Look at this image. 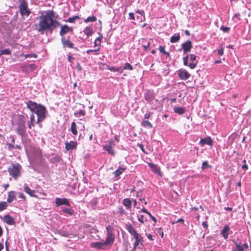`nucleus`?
<instances>
[{
	"mask_svg": "<svg viewBox=\"0 0 251 251\" xmlns=\"http://www.w3.org/2000/svg\"><path fill=\"white\" fill-rule=\"evenodd\" d=\"M40 15L37 17L38 23L35 25V29L41 34L45 31L52 32L58 25L56 20L57 14L52 10H48L39 12Z\"/></svg>",
	"mask_w": 251,
	"mask_h": 251,
	"instance_id": "obj_1",
	"label": "nucleus"
},
{
	"mask_svg": "<svg viewBox=\"0 0 251 251\" xmlns=\"http://www.w3.org/2000/svg\"><path fill=\"white\" fill-rule=\"evenodd\" d=\"M26 107L33 113L30 116V121L28 122L27 126L29 129L35 126V124H40L46 118L48 112L46 107L41 104H38L31 100L25 102Z\"/></svg>",
	"mask_w": 251,
	"mask_h": 251,
	"instance_id": "obj_2",
	"label": "nucleus"
},
{
	"mask_svg": "<svg viewBox=\"0 0 251 251\" xmlns=\"http://www.w3.org/2000/svg\"><path fill=\"white\" fill-rule=\"evenodd\" d=\"M28 116L27 115H18L17 117L15 122L16 131L17 133L24 136L26 133V122L27 121Z\"/></svg>",
	"mask_w": 251,
	"mask_h": 251,
	"instance_id": "obj_3",
	"label": "nucleus"
},
{
	"mask_svg": "<svg viewBox=\"0 0 251 251\" xmlns=\"http://www.w3.org/2000/svg\"><path fill=\"white\" fill-rule=\"evenodd\" d=\"M18 1L19 2L18 8L21 15L23 17H28L31 11L28 7V3L25 0H18Z\"/></svg>",
	"mask_w": 251,
	"mask_h": 251,
	"instance_id": "obj_4",
	"label": "nucleus"
},
{
	"mask_svg": "<svg viewBox=\"0 0 251 251\" xmlns=\"http://www.w3.org/2000/svg\"><path fill=\"white\" fill-rule=\"evenodd\" d=\"M106 229L107 233L104 241L111 247L115 241L114 228L112 226H108L106 227Z\"/></svg>",
	"mask_w": 251,
	"mask_h": 251,
	"instance_id": "obj_5",
	"label": "nucleus"
},
{
	"mask_svg": "<svg viewBox=\"0 0 251 251\" xmlns=\"http://www.w3.org/2000/svg\"><path fill=\"white\" fill-rule=\"evenodd\" d=\"M21 166L18 164H12L9 167L8 171L10 176L16 179L21 175Z\"/></svg>",
	"mask_w": 251,
	"mask_h": 251,
	"instance_id": "obj_6",
	"label": "nucleus"
},
{
	"mask_svg": "<svg viewBox=\"0 0 251 251\" xmlns=\"http://www.w3.org/2000/svg\"><path fill=\"white\" fill-rule=\"evenodd\" d=\"M91 247L97 249L105 250L110 247L103 240L100 242H94L91 243Z\"/></svg>",
	"mask_w": 251,
	"mask_h": 251,
	"instance_id": "obj_7",
	"label": "nucleus"
},
{
	"mask_svg": "<svg viewBox=\"0 0 251 251\" xmlns=\"http://www.w3.org/2000/svg\"><path fill=\"white\" fill-rule=\"evenodd\" d=\"M125 228L128 232L133 236L135 240L138 238H141V235L137 233V231L135 229L131 224L127 223L126 225Z\"/></svg>",
	"mask_w": 251,
	"mask_h": 251,
	"instance_id": "obj_8",
	"label": "nucleus"
},
{
	"mask_svg": "<svg viewBox=\"0 0 251 251\" xmlns=\"http://www.w3.org/2000/svg\"><path fill=\"white\" fill-rule=\"evenodd\" d=\"M176 74L181 80H186L191 76L188 72L184 69H180L176 71Z\"/></svg>",
	"mask_w": 251,
	"mask_h": 251,
	"instance_id": "obj_9",
	"label": "nucleus"
},
{
	"mask_svg": "<svg viewBox=\"0 0 251 251\" xmlns=\"http://www.w3.org/2000/svg\"><path fill=\"white\" fill-rule=\"evenodd\" d=\"M8 139L10 140L9 142L6 143L7 149L9 151H11L14 149H21V147L20 145H14L15 139L13 136L11 135Z\"/></svg>",
	"mask_w": 251,
	"mask_h": 251,
	"instance_id": "obj_10",
	"label": "nucleus"
},
{
	"mask_svg": "<svg viewBox=\"0 0 251 251\" xmlns=\"http://www.w3.org/2000/svg\"><path fill=\"white\" fill-rule=\"evenodd\" d=\"M55 202L56 206H61L63 205H66L68 207L70 206L69 201L66 198H56L55 199Z\"/></svg>",
	"mask_w": 251,
	"mask_h": 251,
	"instance_id": "obj_11",
	"label": "nucleus"
},
{
	"mask_svg": "<svg viewBox=\"0 0 251 251\" xmlns=\"http://www.w3.org/2000/svg\"><path fill=\"white\" fill-rule=\"evenodd\" d=\"M61 43L63 48H74V44L70 41L69 37L67 38L62 37Z\"/></svg>",
	"mask_w": 251,
	"mask_h": 251,
	"instance_id": "obj_12",
	"label": "nucleus"
},
{
	"mask_svg": "<svg viewBox=\"0 0 251 251\" xmlns=\"http://www.w3.org/2000/svg\"><path fill=\"white\" fill-rule=\"evenodd\" d=\"M65 149L67 151H72L75 149H76L77 146V143L75 141H70L68 142L66 141L65 142Z\"/></svg>",
	"mask_w": 251,
	"mask_h": 251,
	"instance_id": "obj_13",
	"label": "nucleus"
},
{
	"mask_svg": "<svg viewBox=\"0 0 251 251\" xmlns=\"http://www.w3.org/2000/svg\"><path fill=\"white\" fill-rule=\"evenodd\" d=\"M184 53L189 52L192 48V43L191 41L188 40L181 45Z\"/></svg>",
	"mask_w": 251,
	"mask_h": 251,
	"instance_id": "obj_14",
	"label": "nucleus"
},
{
	"mask_svg": "<svg viewBox=\"0 0 251 251\" xmlns=\"http://www.w3.org/2000/svg\"><path fill=\"white\" fill-rule=\"evenodd\" d=\"M196 59L197 56L195 54H191L190 55V59L192 62L189 64V67L190 69H193L196 67L198 63V61H196Z\"/></svg>",
	"mask_w": 251,
	"mask_h": 251,
	"instance_id": "obj_15",
	"label": "nucleus"
},
{
	"mask_svg": "<svg viewBox=\"0 0 251 251\" xmlns=\"http://www.w3.org/2000/svg\"><path fill=\"white\" fill-rule=\"evenodd\" d=\"M234 244L236 247L233 251H244L248 248V245L247 243L241 245L234 241Z\"/></svg>",
	"mask_w": 251,
	"mask_h": 251,
	"instance_id": "obj_16",
	"label": "nucleus"
},
{
	"mask_svg": "<svg viewBox=\"0 0 251 251\" xmlns=\"http://www.w3.org/2000/svg\"><path fill=\"white\" fill-rule=\"evenodd\" d=\"M213 143V141L210 137L207 136L204 138H201L200 141V144L201 146L206 144L209 146H211Z\"/></svg>",
	"mask_w": 251,
	"mask_h": 251,
	"instance_id": "obj_17",
	"label": "nucleus"
},
{
	"mask_svg": "<svg viewBox=\"0 0 251 251\" xmlns=\"http://www.w3.org/2000/svg\"><path fill=\"white\" fill-rule=\"evenodd\" d=\"M72 28L69 27L67 25H64L61 26L60 31V35L62 37H65L64 35L67 33L72 31Z\"/></svg>",
	"mask_w": 251,
	"mask_h": 251,
	"instance_id": "obj_18",
	"label": "nucleus"
},
{
	"mask_svg": "<svg viewBox=\"0 0 251 251\" xmlns=\"http://www.w3.org/2000/svg\"><path fill=\"white\" fill-rule=\"evenodd\" d=\"M230 228L227 225H226L223 227L221 230V234L225 239H227L229 235V231Z\"/></svg>",
	"mask_w": 251,
	"mask_h": 251,
	"instance_id": "obj_19",
	"label": "nucleus"
},
{
	"mask_svg": "<svg viewBox=\"0 0 251 251\" xmlns=\"http://www.w3.org/2000/svg\"><path fill=\"white\" fill-rule=\"evenodd\" d=\"M17 193L15 191H10L8 193V198L7 199V202L8 203H11L14 200H16V195Z\"/></svg>",
	"mask_w": 251,
	"mask_h": 251,
	"instance_id": "obj_20",
	"label": "nucleus"
},
{
	"mask_svg": "<svg viewBox=\"0 0 251 251\" xmlns=\"http://www.w3.org/2000/svg\"><path fill=\"white\" fill-rule=\"evenodd\" d=\"M3 221L9 225H13L15 224L14 219L9 215L4 216Z\"/></svg>",
	"mask_w": 251,
	"mask_h": 251,
	"instance_id": "obj_21",
	"label": "nucleus"
},
{
	"mask_svg": "<svg viewBox=\"0 0 251 251\" xmlns=\"http://www.w3.org/2000/svg\"><path fill=\"white\" fill-rule=\"evenodd\" d=\"M61 212L67 214L69 216H72L74 214V210L70 207H61Z\"/></svg>",
	"mask_w": 251,
	"mask_h": 251,
	"instance_id": "obj_22",
	"label": "nucleus"
},
{
	"mask_svg": "<svg viewBox=\"0 0 251 251\" xmlns=\"http://www.w3.org/2000/svg\"><path fill=\"white\" fill-rule=\"evenodd\" d=\"M103 149L104 151H106L109 154L111 155H115V151L113 147L110 145H104L103 146Z\"/></svg>",
	"mask_w": 251,
	"mask_h": 251,
	"instance_id": "obj_23",
	"label": "nucleus"
},
{
	"mask_svg": "<svg viewBox=\"0 0 251 251\" xmlns=\"http://www.w3.org/2000/svg\"><path fill=\"white\" fill-rule=\"evenodd\" d=\"M24 191L28 194L31 197H36L37 196L34 195L35 191L30 189L26 185H25L24 186Z\"/></svg>",
	"mask_w": 251,
	"mask_h": 251,
	"instance_id": "obj_24",
	"label": "nucleus"
},
{
	"mask_svg": "<svg viewBox=\"0 0 251 251\" xmlns=\"http://www.w3.org/2000/svg\"><path fill=\"white\" fill-rule=\"evenodd\" d=\"M123 205L126 207V209H129L131 207V201L128 198H125L123 200L122 202Z\"/></svg>",
	"mask_w": 251,
	"mask_h": 251,
	"instance_id": "obj_25",
	"label": "nucleus"
},
{
	"mask_svg": "<svg viewBox=\"0 0 251 251\" xmlns=\"http://www.w3.org/2000/svg\"><path fill=\"white\" fill-rule=\"evenodd\" d=\"M148 165L154 173L157 174H159L160 173V170L156 164L149 163H148Z\"/></svg>",
	"mask_w": 251,
	"mask_h": 251,
	"instance_id": "obj_26",
	"label": "nucleus"
},
{
	"mask_svg": "<svg viewBox=\"0 0 251 251\" xmlns=\"http://www.w3.org/2000/svg\"><path fill=\"white\" fill-rule=\"evenodd\" d=\"M83 32L86 35H87V37H88L92 35L93 33V29L90 26H86L83 29Z\"/></svg>",
	"mask_w": 251,
	"mask_h": 251,
	"instance_id": "obj_27",
	"label": "nucleus"
},
{
	"mask_svg": "<svg viewBox=\"0 0 251 251\" xmlns=\"http://www.w3.org/2000/svg\"><path fill=\"white\" fill-rule=\"evenodd\" d=\"M125 170L126 168L119 167L113 174L115 177H117L121 175Z\"/></svg>",
	"mask_w": 251,
	"mask_h": 251,
	"instance_id": "obj_28",
	"label": "nucleus"
},
{
	"mask_svg": "<svg viewBox=\"0 0 251 251\" xmlns=\"http://www.w3.org/2000/svg\"><path fill=\"white\" fill-rule=\"evenodd\" d=\"M174 112L179 115H182L185 112V109L182 107H175L174 108Z\"/></svg>",
	"mask_w": 251,
	"mask_h": 251,
	"instance_id": "obj_29",
	"label": "nucleus"
},
{
	"mask_svg": "<svg viewBox=\"0 0 251 251\" xmlns=\"http://www.w3.org/2000/svg\"><path fill=\"white\" fill-rule=\"evenodd\" d=\"M180 39V35L179 33L174 34L171 38L170 42L172 43H176Z\"/></svg>",
	"mask_w": 251,
	"mask_h": 251,
	"instance_id": "obj_30",
	"label": "nucleus"
},
{
	"mask_svg": "<svg viewBox=\"0 0 251 251\" xmlns=\"http://www.w3.org/2000/svg\"><path fill=\"white\" fill-rule=\"evenodd\" d=\"M25 69L27 71L31 72L36 69V66L34 64H29L25 66Z\"/></svg>",
	"mask_w": 251,
	"mask_h": 251,
	"instance_id": "obj_31",
	"label": "nucleus"
},
{
	"mask_svg": "<svg viewBox=\"0 0 251 251\" xmlns=\"http://www.w3.org/2000/svg\"><path fill=\"white\" fill-rule=\"evenodd\" d=\"M60 160L61 157L59 155H56L49 159V161L51 163H58L60 161Z\"/></svg>",
	"mask_w": 251,
	"mask_h": 251,
	"instance_id": "obj_32",
	"label": "nucleus"
},
{
	"mask_svg": "<svg viewBox=\"0 0 251 251\" xmlns=\"http://www.w3.org/2000/svg\"><path fill=\"white\" fill-rule=\"evenodd\" d=\"M97 18L96 16L94 15H92L89 16L88 18L84 20V22L86 23H90V22H94L96 21Z\"/></svg>",
	"mask_w": 251,
	"mask_h": 251,
	"instance_id": "obj_33",
	"label": "nucleus"
},
{
	"mask_svg": "<svg viewBox=\"0 0 251 251\" xmlns=\"http://www.w3.org/2000/svg\"><path fill=\"white\" fill-rule=\"evenodd\" d=\"M71 129L73 135H75L77 134L76 125L75 122L72 123Z\"/></svg>",
	"mask_w": 251,
	"mask_h": 251,
	"instance_id": "obj_34",
	"label": "nucleus"
},
{
	"mask_svg": "<svg viewBox=\"0 0 251 251\" xmlns=\"http://www.w3.org/2000/svg\"><path fill=\"white\" fill-rule=\"evenodd\" d=\"M141 125H142V126H143L145 127H149V128L152 127V124L149 121H146V120L143 121L141 123Z\"/></svg>",
	"mask_w": 251,
	"mask_h": 251,
	"instance_id": "obj_35",
	"label": "nucleus"
},
{
	"mask_svg": "<svg viewBox=\"0 0 251 251\" xmlns=\"http://www.w3.org/2000/svg\"><path fill=\"white\" fill-rule=\"evenodd\" d=\"M102 38V35L101 34H100V36L96 38L94 42V46H100L101 44V40Z\"/></svg>",
	"mask_w": 251,
	"mask_h": 251,
	"instance_id": "obj_36",
	"label": "nucleus"
},
{
	"mask_svg": "<svg viewBox=\"0 0 251 251\" xmlns=\"http://www.w3.org/2000/svg\"><path fill=\"white\" fill-rule=\"evenodd\" d=\"M85 114H86V113H85V111L82 110H80L79 111H77L75 112L74 113V115L76 117H80L81 116H84L85 115Z\"/></svg>",
	"mask_w": 251,
	"mask_h": 251,
	"instance_id": "obj_37",
	"label": "nucleus"
},
{
	"mask_svg": "<svg viewBox=\"0 0 251 251\" xmlns=\"http://www.w3.org/2000/svg\"><path fill=\"white\" fill-rule=\"evenodd\" d=\"M8 204L7 202L6 201H0V211H3L6 209L7 207Z\"/></svg>",
	"mask_w": 251,
	"mask_h": 251,
	"instance_id": "obj_38",
	"label": "nucleus"
},
{
	"mask_svg": "<svg viewBox=\"0 0 251 251\" xmlns=\"http://www.w3.org/2000/svg\"><path fill=\"white\" fill-rule=\"evenodd\" d=\"M11 50L9 49H6L4 50H0V56L2 54H7L9 55L11 54Z\"/></svg>",
	"mask_w": 251,
	"mask_h": 251,
	"instance_id": "obj_39",
	"label": "nucleus"
},
{
	"mask_svg": "<svg viewBox=\"0 0 251 251\" xmlns=\"http://www.w3.org/2000/svg\"><path fill=\"white\" fill-rule=\"evenodd\" d=\"M117 212L121 215H126V212L125 210L122 206H119L118 208Z\"/></svg>",
	"mask_w": 251,
	"mask_h": 251,
	"instance_id": "obj_40",
	"label": "nucleus"
},
{
	"mask_svg": "<svg viewBox=\"0 0 251 251\" xmlns=\"http://www.w3.org/2000/svg\"><path fill=\"white\" fill-rule=\"evenodd\" d=\"M123 69L124 70H132L133 69V67L129 63L126 62L124 65Z\"/></svg>",
	"mask_w": 251,
	"mask_h": 251,
	"instance_id": "obj_41",
	"label": "nucleus"
},
{
	"mask_svg": "<svg viewBox=\"0 0 251 251\" xmlns=\"http://www.w3.org/2000/svg\"><path fill=\"white\" fill-rule=\"evenodd\" d=\"M188 59H189V55L188 54H187L185 56H184L183 57V65L184 66H188Z\"/></svg>",
	"mask_w": 251,
	"mask_h": 251,
	"instance_id": "obj_42",
	"label": "nucleus"
},
{
	"mask_svg": "<svg viewBox=\"0 0 251 251\" xmlns=\"http://www.w3.org/2000/svg\"><path fill=\"white\" fill-rule=\"evenodd\" d=\"M145 99L146 100L151 101L153 100V98L152 95L150 94H146L145 95Z\"/></svg>",
	"mask_w": 251,
	"mask_h": 251,
	"instance_id": "obj_43",
	"label": "nucleus"
},
{
	"mask_svg": "<svg viewBox=\"0 0 251 251\" xmlns=\"http://www.w3.org/2000/svg\"><path fill=\"white\" fill-rule=\"evenodd\" d=\"M78 19H79V17L78 16H75L72 17H70L69 18H68L67 22L71 23H74L75 21Z\"/></svg>",
	"mask_w": 251,
	"mask_h": 251,
	"instance_id": "obj_44",
	"label": "nucleus"
},
{
	"mask_svg": "<svg viewBox=\"0 0 251 251\" xmlns=\"http://www.w3.org/2000/svg\"><path fill=\"white\" fill-rule=\"evenodd\" d=\"M143 242V237H141V238H138L136 240H135V242L134 243L133 246H135V247H137L140 243H141Z\"/></svg>",
	"mask_w": 251,
	"mask_h": 251,
	"instance_id": "obj_45",
	"label": "nucleus"
},
{
	"mask_svg": "<svg viewBox=\"0 0 251 251\" xmlns=\"http://www.w3.org/2000/svg\"><path fill=\"white\" fill-rule=\"evenodd\" d=\"M206 168H211V166L208 165V163L207 161H204L202 162L201 168L203 170Z\"/></svg>",
	"mask_w": 251,
	"mask_h": 251,
	"instance_id": "obj_46",
	"label": "nucleus"
},
{
	"mask_svg": "<svg viewBox=\"0 0 251 251\" xmlns=\"http://www.w3.org/2000/svg\"><path fill=\"white\" fill-rule=\"evenodd\" d=\"M220 30H222L225 33H227L230 30V28L226 26H222L220 27Z\"/></svg>",
	"mask_w": 251,
	"mask_h": 251,
	"instance_id": "obj_47",
	"label": "nucleus"
},
{
	"mask_svg": "<svg viewBox=\"0 0 251 251\" xmlns=\"http://www.w3.org/2000/svg\"><path fill=\"white\" fill-rule=\"evenodd\" d=\"M106 145H110V146L113 147L115 146L116 144L115 141L113 139H111L110 140L108 141V144H107Z\"/></svg>",
	"mask_w": 251,
	"mask_h": 251,
	"instance_id": "obj_48",
	"label": "nucleus"
},
{
	"mask_svg": "<svg viewBox=\"0 0 251 251\" xmlns=\"http://www.w3.org/2000/svg\"><path fill=\"white\" fill-rule=\"evenodd\" d=\"M144 215H140L138 217V220L140 223L144 224Z\"/></svg>",
	"mask_w": 251,
	"mask_h": 251,
	"instance_id": "obj_49",
	"label": "nucleus"
},
{
	"mask_svg": "<svg viewBox=\"0 0 251 251\" xmlns=\"http://www.w3.org/2000/svg\"><path fill=\"white\" fill-rule=\"evenodd\" d=\"M29 57H33L34 58H36L37 57V55L34 54V53L26 54L25 55V58H27Z\"/></svg>",
	"mask_w": 251,
	"mask_h": 251,
	"instance_id": "obj_50",
	"label": "nucleus"
},
{
	"mask_svg": "<svg viewBox=\"0 0 251 251\" xmlns=\"http://www.w3.org/2000/svg\"><path fill=\"white\" fill-rule=\"evenodd\" d=\"M67 56L68 61L70 62H72L73 60L74 59V58L71 55L70 53L67 55Z\"/></svg>",
	"mask_w": 251,
	"mask_h": 251,
	"instance_id": "obj_51",
	"label": "nucleus"
},
{
	"mask_svg": "<svg viewBox=\"0 0 251 251\" xmlns=\"http://www.w3.org/2000/svg\"><path fill=\"white\" fill-rule=\"evenodd\" d=\"M158 50L160 51V52L163 54H164L165 53V52H166V51L165 50V47L163 46H160Z\"/></svg>",
	"mask_w": 251,
	"mask_h": 251,
	"instance_id": "obj_52",
	"label": "nucleus"
},
{
	"mask_svg": "<svg viewBox=\"0 0 251 251\" xmlns=\"http://www.w3.org/2000/svg\"><path fill=\"white\" fill-rule=\"evenodd\" d=\"M17 194H18L19 198L21 199H22L23 200H25V196L24 195V194L21 193H17Z\"/></svg>",
	"mask_w": 251,
	"mask_h": 251,
	"instance_id": "obj_53",
	"label": "nucleus"
},
{
	"mask_svg": "<svg viewBox=\"0 0 251 251\" xmlns=\"http://www.w3.org/2000/svg\"><path fill=\"white\" fill-rule=\"evenodd\" d=\"M99 50H100V48H98V49H96V50H87L86 51V52H87V54H89L91 52H97V51H98Z\"/></svg>",
	"mask_w": 251,
	"mask_h": 251,
	"instance_id": "obj_54",
	"label": "nucleus"
},
{
	"mask_svg": "<svg viewBox=\"0 0 251 251\" xmlns=\"http://www.w3.org/2000/svg\"><path fill=\"white\" fill-rule=\"evenodd\" d=\"M150 45V42H148L146 44L143 45V47L145 50H148L149 49Z\"/></svg>",
	"mask_w": 251,
	"mask_h": 251,
	"instance_id": "obj_55",
	"label": "nucleus"
},
{
	"mask_svg": "<svg viewBox=\"0 0 251 251\" xmlns=\"http://www.w3.org/2000/svg\"><path fill=\"white\" fill-rule=\"evenodd\" d=\"M151 113L150 112H147L144 115V118L145 119H149L150 118V117L151 116Z\"/></svg>",
	"mask_w": 251,
	"mask_h": 251,
	"instance_id": "obj_56",
	"label": "nucleus"
},
{
	"mask_svg": "<svg viewBox=\"0 0 251 251\" xmlns=\"http://www.w3.org/2000/svg\"><path fill=\"white\" fill-rule=\"evenodd\" d=\"M128 15H129V19L132 20H135L134 15L132 12H130Z\"/></svg>",
	"mask_w": 251,
	"mask_h": 251,
	"instance_id": "obj_57",
	"label": "nucleus"
},
{
	"mask_svg": "<svg viewBox=\"0 0 251 251\" xmlns=\"http://www.w3.org/2000/svg\"><path fill=\"white\" fill-rule=\"evenodd\" d=\"M224 53V50L223 48L219 49L218 50V54L220 56H222Z\"/></svg>",
	"mask_w": 251,
	"mask_h": 251,
	"instance_id": "obj_58",
	"label": "nucleus"
},
{
	"mask_svg": "<svg viewBox=\"0 0 251 251\" xmlns=\"http://www.w3.org/2000/svg\"><path fill=\"white\" fill-rule=\"evenodd\" d=\"M136 13H139V14H140L141 15H144V14H145L144 11L143 10L138 9L137 10H136Z\"/></svg>",
	"mask_w": 251,
	"mask_h": 251,
	"instance_id": "obj_59",
	"label": "nucleus"
},
{
	"mask_svg": "<svg viewBox=\"0 0 251 251\" xmlns=\"http://www.w3.org/2000/svg\"><path fill=\"white\" fill-rule=\"evenodd\" d=\"M244 162L245 163V164H244L242 166V168L245 170H247L248 168V165L246 164V160H244Z\"/></svg>",
	"mask_w": 251,
	"mask_h": 251,
	"instance_id": "obj_60",
	"label": "nucleus"
},
{
	"mask_svg": "<svg viewBox=\"0 0 251 251\" xmlns=\"http://www.w3.org/2000/svg\"><path fill=\"white\" fill-rule=\"evenodd\" d=\"M146 235L147 236L148 238L151 240V241H152L153 240V239L152 238V236L150 234H147V233H146Z\"/></svg>",
	"mask_w": 251,
	"mask_h": 251,
	"instance_id": "obj_61",
	"label": "nucleus"
},
{
	"mask_svg": "<svg viewBox=\"0 0 251 251\" xmlns=\"http://www.w3.org/2000/svg\"><path fill=\"white\" fill-rule=\"evenodd\" d=\"M138 146L140 148L143 152L146 153L144 149V146L142 144H138Z\"/></svg>",
	"mask_w": 251,
	"mask_h": 251,
	"instance_id": "obj_62",
	"label": "nucleus"
},
{
	"mask_svg": "<svg viewBox=\"0 0 251 251\" xmlns=\"http://www.w3.org/2000/svg\"><path fill=\"white\" fill-rule=\"evenodd\" d=\"M239 16L240 14L239 13L235 14L234 16L233 17V19H237L238 20H239Z\"/></svg>",
	"mask_w": 251,
	"mask_h": 251,
	"instance_id": "obj_63",
	"label": "nucleus"
},
{
	"mask_svg": "<svg viewBox=\"0 0 251 251\" xmlns=\"http://www.w3.org/2000/svg\"><path fill=\"white\" fill-rule=\"evenodd\" d=\"M202 226L204 228H207L208 227V225L206 222H202Z\"/></svg>",
	"mask_w": 251,
	"mask_h": 251,
	"instance_id": "obj_64",
	"label": "nucleus"
}]
</instances>
